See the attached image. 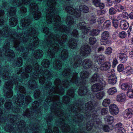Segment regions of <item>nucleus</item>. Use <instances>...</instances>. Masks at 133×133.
<instances>
[{
	"instance_id": "412c9836",
	"label": "nucleus",
	"mask_w": 133,
	"mask_h": 133,
	"mask_svg": "<svg viewBox=\"0 0 133 133\" xmlns=\"http://www.w3.org/2000/svg\"><path fill=\"white\" fill-rule=\"evenodd\" d=\"M111 74L108 77V82L109 84H114L117 82V78L114 71H111Z\"/></svg>"
},
{
	"instance_id": "4468645a",
	"label": "nucleus",
	"mask_w": 133,
	"mask_h": 133,
	"mask_svg": "<svg viewBox=\"0 0 133 133\" xmlns=\"http://www.w3.org/2000/svg\"><path fill=\"white\" fill-rule=\"evenodd\" d=\"M106 84L104 81L102 80L99 83L93 84L91 87L92 91L93 92H96L103 90Z\"/></svg>"
},
{
	"instance_id": "5701e85b",
	"label": "nucleus",
	"mask_w": 133,
	"mask_h": 133,
	"mask_svg": "<svg viewBox=\"0 0 133 133\" xmlns=\"http://www.w3.org/2000/svg\"><path fill=\"white\" fill-rule=\"evenodd\" d=\"M88 92V88L83 86L79 88L78 93L80 95L83 96L87 95Z\"/></svg>"
},
{
	"instance_id": "cd10ccee",
	"label": "nucleus",
	"mask_w": 133,
	"mask_h": 133,
	"mask_svg": "<svg viewBox=\"0 0 133 133\" xmlns=\"http://www.w3.org/2000/svg\"><path fill=\"white\" fill-rule=\"evenodd\" d=\"M110 67V63L109 62H105L101 65L100 69L102 71H106L108 70Z\"/></svg>"
},
{
	"instance_id": "72a5a7b5",
	"label": "nucleus",
	"mask_w": 133,
	"mask_h": 133,
	"mask_svg": "<svg viewBox=\"0 0 133 133\" xmlns=\"http://www.w3.org/2000/svg\"><path fill=\"white\" fill-rule=\"evenodd\" d=\"M129 26L126 20L122 21L120 23V27L122 29L125 30Z\"/></svg>"
},
{
	"instance_id": "3c124183",
	"label": "nucleus",
	"mask_w": 133,
	"mask_h": 133,
	"mask_svg": "<svg viewBox=\"0 0 133 133\" xmlns=\"http://www.w3.org/2000/svg\"><path fill=\"white\" fill-rule=\"evenodd\" d=\"M94 123V126H97L99 125H100L101 124V122L100 120L99 119L95 118L92 120Z\"/></svg>"
},
{
	"instance_id": "473e14b6",
	"label": "nucleus",
	"mask_w": 133,
	"mask_h": 133,
	"mask_svg": "<svg viewBox=\"0 0 133 133\" xmlns=\"http://www.w3.org/2000/svg\"><path fill=\"white\" fill-rule=\"evenodd\" d=\"M22 64V60L21 58L17 57L16 60L12 64L14 66H21Z\"/></svg>"
},
{
	"instance_id": "13d9d810",
	"label": "nucleus",
	"mask_w": 133,
	"mask_h": 133,
	"mask_svg": "<svg viewBox=\"0 0 133 133\" xmlns=\"http://www.w3.org/2000/svg\"><path fill=\"white\" fill-rule=\"evenodd\" d=\"M63 102L65 103H68L70 101V99L69 97L66 96H63L62 98Z\"/></svg>"
},
{
	"instance_id": "774afa93",
	"label": "nucleus",
	"mask_w": 133,
	"mask_h": 133,
	"mask_svg": "<svg viewBox=\"0 0 133 133\" xmlns=\"http://www.w3.org/2000/svg\"><path fill=\"white\" fill-rule=\"evenodd\" d=\"M19 92L23 94H25L26 93V89L23 86L20 87L19 88L18 92Z\"/></svg>"
},
{
	"instance_id": "c03bdc74",
	"label": "nucleus",
	"mask_w": 133,
	"mask_h": 133,
	"mask_svg": "<svg viewBox=\"0 0 133 133\" xmlns=\"http://www.w3.org/2000/svg\"><path fill=\"white\" fill-rule=\"evenodd\" d=\"M16 8L15 7H11L8 11L9 12V15L10 16H13L16 14Z\"/></svg>"
},
{
	"instance_id": "f8f14e48",
	"label": "nucleus",
	"mask_w": 133,
	"mask_h": 133,
	"mask_svg": "<svg viewBox=\"0 0 133 133\" xmlns=\"http://www.w3.org/2000/svg\"><path fill=\"white\" fill-rule=\"evenodd\" d=\"M64 10H65L67 13L71 15H74L76 17H79L81 14L80 10L77 9H74L70 6H65V5L63 6Z\"/></svg>"
},
{
	"instance_id": "338daca9",
	"label": "nucleus",
	"mask_w": 133,
	"mask_h": 133,
	"mask_svg": "<svg viewBox=\"0 0 133 133\" xmlns=\"http://www.w3.org/2000/svg\"><path fill=\"white\" fill-rule=\"evenodd\" d=\"M127 95L130 98H133V90H129L127 92Z\"/></svg>"
},
{
	"instance_id": "7c9ffc66",
	"label": "nucleus",
	"mask_w": 133,
	"mask_h": 133,
	"mask_svg": "<svg viewBox=\"0 0 133 133\" xmlns=\"http://www.w3.org/2000/svg\"><path fill=\"white\" fill-rule=\"evenodd\" d=\"M18 23V19L16 18L12 17L9 20V24L12 27L16 26L17 24Z\"/></svg>"
},
{
	"instance_id": "f257e3e1",
	"label": "nucleus",
	"mask_w": 133,
	"mask_h": 133,
	"mask_svg": "<svg viewBox=\"0 0 133 133\" xmlns=\"http://www.w3.org/2000/svg\"><path fill=\"white\" fill-rule=\"evenodd\" d=\"M71 72V69L70 68H67L64 69L62 72V75L67 77L68 79L62 81L61 83V81L58 78L56 79L54 82L55 87L51 85L52 83L49 81L45 83V88H49V90L48 91V95L44 103V109L46 110V106L48 107L51 104V114H48L46 117L44 118L47 122L48 127H51V124L49 122L52 120L53 116L55 115L59 117V126L60 127H69L67 123L69 120L68 114L67 116L63 114L62 110L60 107L61 104L59 102V96L57 94L62 95L64 92V88H68L70 86L71 83L75 84L79 86L86 84V81L85 79L88 78L89 75V72L86 71H83L80 73V76L81 79L77 77L78 73H74L72 77H70V75Z\"/></svg>"
},
{
	"instance_id": "49530a36",
	"label": "nucleus",
	"mask_w": 133,
	"mask_h": 133,
	"mask_svg": "<svg viewBox=\"0 0 133 133\" xmlns=\"http://www.w3.org/2000/svg\"><path fill=\"white\" fill-rule=\"evenodd\" d=\"M93 125H94L92 121L88 122L86 125L87 130H90L92 129Z\"/></svg>"
},
{
	"instance_id": "c9c22d12",
	"label": "nucleus",
	"mask_w": 133,
	"mask_h": 133,
	"mask_svg": "<svg viewBox=\"0 0 133 133\" xmlns=\"http://www.w3.org/2000/svg\"><path fill=\"white\" fill-rule=\"evenodd\" d=\"M93 4L96 7H99L101 9L104 8V5L103 4L101 3L100 0H92Z\"/></svg>"
},
{
	"instance_id": "a211bd4d",
	"label": "nucleus",
	"mask_w": 133,
	"mask_h": 133,
	"mask_svg": "<svg viewBox=\"0 0 133 133\" xmlns=\"http://www.w3.org/2000/svg\"><path fill=\"white\" fill-rule=\"evenodd\" d=\"M109 111L111 114L116 115L118 112V109L117 107L115 104H112L109 106Z\"/></svg>"
},
{
	"instance_id": "f704fd0d",
	"label": "nucleus",
	"mask_w": 133,
	"mask_h": 133,
	"mask_svg": "<svg viewBox=\"0 0 133 133\" xmlns=\"http://www.w3.org/2000/svg\"><path fill=\"white\" fill-rule=\"evenodd\" d=\"M87 24L84 22L79 23L77 25L78 28L80 30H89L87 29Z\"/></svg>"
},
{
	"instance_id": "ddd939ff",
	"label": "nucleus",
	"mask_w": 133,
	"mask_h": 133,
	"mask_svg": "<svg viewBox=\"0 0 133 133\" xmlns=\"http://www.w3.org/2000/svg\"><path fill=\"white\" fill-rule=\"evenodd\" d=\"M69 61L72 66L76 68L79 66L82 62V59L80 56H74L70 59Z\"/></svg>"
},
{
	"instance_id": "aec40b11",
	"label": "nucleus",
	"mask_w": 133,
	"mask_h": 133,
	"mask_svg": "<svg viewBox=\"0 0 133 133\" xmlns=\"http://www.w3.org/2000/svg\"><path fill=\"white\" fill-rule=\"evenodd\" d=\"M62 65V62L58 59H56L53 62V67L56 70H59L61 69Z\"/></svg>"
},
{
	"instance_id": "dca6fc26",
	"label": "nucleus",
	"mask_w": 133,
	"mask_h": 133,
	"mask_svg": "<svg viewBox=\"0 0 133 133\" xmlns=\"http://www.w3.org/2000/svg\"><path fill=\"white\" fill-rule=\"evenodd\" d=\"M4 107L7 110L12 109L14 112H18L20 110L19 107L17 106H15L13 107L12 103L10 101L6 102L4 104Z\"/></svg>"
},
{
	"instance_id": "79ce46f5",
	"label": "nucleus",
	"mask_w": 133,
	"mask_h": 133,
	"mask_svg": "<svg viewBox=\"0 0 133 133\" xmlns=\"http://www.w3.org/2000/svg\"><path fill=\"white\" fill-rule=\"evenodd\" d=\"M109 33L108 31H104L102 34L101 39L106 40H107L109 37Z\"/></svg>"
},
{
	"instance_id": "a18cd8bd",
	"label": "nucleus",
	"mask_w": 133,
	"mask_h": 133,
	"mask_svg": "<svg viewBox=\"0 0 133 133\" xmlns=\"http://www.w3.org/2000/svg\"><path fill=\"white\" fill-rule=\"evenodd\" d=\"M130 85L129 83H123L122 84L121 88L123 90H128L130 88Z\"/></svg>"
},
{
	"instance_id": "e2e57ef3",
	"label": "nucleus",
	"mask_w": 133,
	"mask_h": 133,
	"mask_svg": "<svg viewBox=\"0 0 133 133\" xmlns=\"http://www.w3.org/2000/svg\"><path fill=\"white\" fill-rule=\"evenodd\" d=\"M71 35L75 37H79L78 32L76 29H74L73 30L72 33Z\"/></svg>"
},
{
	"instance_id": "9d476101",
	"label": "nucleus",
	"mask_w": 133,
	"mask_h": 133,
	"mask_svg": "<svg viewBox=\"0 0 133 133\" xmlns=\"http://www.w3.org/2000/svg\"><path fill=\"white\" fill-rule=\"evenodd\" d=\"M83 103L79 101H75L73 105H69L68 108L69 112L70 113L78 112L83 109Z\"/></svg>"
},
{
	"instance_id": "0e129e2a",
	"label": "nucleus",
	"mask_w": 133,
	"mask_h": 133,
	"mask_svg": "<svg viewBox=\"0 0 133 133\" xmlns=\"http://www.w3.org/2000/svg\"><path fill=\"white\" fill-rule=\"evenodd\" d=\"M126 71V74L127 75H130L132 72V69L130 67H127L125 69Z\"/></svg>"
},
{
	"instance_id": "6e6552de",
	"label": "nucleus",
	"mask_w": 133,
	"mask_h": 133,
	"mask_svg": "<svg viewBox=\"0 0 133 133\" xmlns=\"http://www.w3.org/2000/svg\"><path fill=\"white\" fill-rule=\"evenodd\" d=\"M22 80L21 78L20 79L18 78H15L10 77L9 81L5 83L4 85V88L7 89L8 90L6 92L5 96L8 98L11 97L13 95V92L12 89L13 88V85L14 83L17 87L20 85L21 84Z\"/></svg>"
},
{
	"instance_id": "6e6d98bb",
	"label": "nucleus",
	"mask_w": 133,
	"mask_h": 133,
	"mask_svg": "<svg viewBox=\"0 0 133 133\" xmlns=\"http://www.w3.org/2000/svg\"><path fill=\"white\" fill-rule=\"evenodd\" d=\"M96 16L94 15L91 16L89 19V22L91 24L95 23L96 22Z\"/></svg>"
},
{
	"instance_id": "8fccbe9b",
	"label": "nucleus",
	"mask_w": 133,
	"mask_h": 133,
	"mask_svg": "<svg viewBox=\"0 0 133 133\" xmlns=\"http://www.w3.org/2000/svg\"><path fill=\"white\" fill-rule=\"evenodd\" d=\"M97 61L98 64H100L101 63L102 61L105 59V57L104 55H100L97 57Z\"/></svg>"
},
{
	"instance_id": "9b49d317",
	"label": "nucleus",
	"mask_w": 133,
	"mask_h": 133,
	"mask_svg": "<svg viewBox=\"0 0 133 133\" xmlns=\"http://www.w3.org/2000/svg\"><path fill=\"white\" fill-rule=\"evenodd\" d=\"M96 105L94 102H88L85 104V107L83 108V112L85 113L87 116H88L89 117L93 110Z\"/></svg>"
},
{
	"instance_id": "b1692460",
	"label": "nucleus",
	"mask_w": 133,
	"mask_h": 133,
	"mask_svg": "<svg viewBox=\"0 0 133 133\" xmlns=\"http://www.w3.org/2000/svg\"><path fill=\"white\" fill-rule=\"evenodd\" d=\"M133 111L131 109L126 110L123 113V116L124 118L129 119L133 115Z\"/></svg>"
},
{
	"instance_id": "4d7b16f0",
	"label": "nucleus",
	"mask_w": 133,
	"mask_h": 133,
	"mask_svg": "<svg viewBox=\"0 0 133 133\" xmlns=\"http://www.w3.org/2000/svg\"><path fill=\"white\" fill-rule=\"evenodd\" d=\"M104 95V93L103 92H100L96 94V98L98 99H102L103 96Z\"/></svg>"
},
{
	"instance_id": "423d86ee",
	"label": "nucleus",
	"mask_w": 133,
	"mask_h": 133,
	"mask_svg": "<svg viewBox=\"0 0 133 133\" xmlns=\"http://www.w3.org/2000/svg\"><path fill=\"white\" fill-rule=\"evenodd\" d=\"M49 29L47 27H44L43 29V32L45 33L46 36H45V42H46L47 47H45L47 51L46 54L47 55L51 58H53L55 57V53L52 51H51L50 49L52 44V41L53 37H54L55 34L49 31Z\"/></svg>"
},
{
	"instance_id": "bf43d9fd",
	"label": "nucleus",
	"mask_w": 133,
	"mask_h": 133,
	"mask_svg": "<svg viewBox=\"0 0 133 133\" xmlns=\"http://www.w3.org/2000/svg\"><path fill=\"white\" fill-rule=\"evenodd\" d=\"M113 25L116 28H117L118 25V20L114 18L112 19Z\"/></svg>"
},
{
	"instance_id": "37998d69",
	"label": "nucleus",
	"mask_w": 133,
	"mask_h": 133,
	"mask_svg": "<svg viewBox=\"0 0 133 133\" xmlns=\"http://www.w3.org/2000/svg\"><path fill=\"white\" fill-rule=\"evenodd\" d=\"M79 8L80 11L83 12L87 13L89 11L88 8L87 6L85 5H82L80 6Z\"/></svg>"
},
{
	"instance_id": "4be33fe9",
	"label": "nucleus",
	"mask_w": 133,
	"mask_h": 133,
	"mask_svg": "<svg viewBox=\"0 0 133 133\" xmlns=\"http://www.w3.org/2000/svg\"><path fill=\"white\" fill-rule=\"evenodd\" d=\"M69 57V52L68 50L63 49L61 51L60 57L61 59L63 61L67 60Z\"/></svg>"
},
{
	"instance_id": "f03ea898",
	"label": "nucleus",
	"mask_w": 133,
	"mask_h": 133,
	"mask_svg": "<svg viewBox=\"0 0 133 133\" xmlns=\"http://www.w3.org/2000/svg\"><path fill=\"white\" fill-rule=\"evenodd\" d=\"M31 21V19L27 17L21 19V25L23 28V34L20 33L22 30L18 27L17 32L16 30H14V35L19 47L20 52L25 59H28L29 50L34 49L37 47L39 42L38 38L34 37L36 31L34 28L30 26L25 31Z\"/></svg>"
},
{
	"instance_id": "bb28decb",
	"label": "nucleus",
	"mask_w": 133,
	"mask_h": 133,
	"mask_svg": "<svg viewBox=\"0 0 133 133\" xmlns=\"http://www.w3.org/2000/svg\"><path fill=\"white\" fill-rule=\"evenodd\" d=\"M117 55L122 62H125L127 60V56L126 52H121L117 54Z\"/></svg>"
},
{
	"instance_id": "052dcab7",
	"label": "nucleus",
	"mask_w": 133,
	"mask_h": 133,
	"mask_svg": "<svg viewBox=\"0 0 133 133\" xmlns=\"http://www.w3.org/2000/svg\"><path fill=\"white\" fill-rule=\"evenodd\" d=\"M90 31V30H86L82 31V33L80 35V37L84 39L85 37V36Z\"/></svg>"
},
{
	"instance_id": "393cba45",
	"label": "nucleus",
	"mask_w": 133,
	"mask_h": 133,
	"mask_svg": "<svg viewBox=\"0 0 133 133\" xmlns=\"http://www.w3.org/2000/svg\"><path fill=\"white\" fill-rule=\"evenodd\" d=\"M18 95L17 98L16 99L15 102L16 104L18 105H22L24 102V96L22 94Z\"/></svg>"
},
{
	"instance_id": "a19ab883",
	"label": "nucleus",
	"mask_w": 133,
	"mask_h": 133,
	"mask_svg": "<svg viewBox=\"0 0 133 133\" xmlns=\"http://www.w3.org/2000/svg\"><path fill=\"white\" fill-rule=\"evenodd\" d=\"M99 75L97 74H95L91 78L90 81L91 82H95L98 81L99 79Z\"/></svg>"
},
{
	"instance_id": "39448f33",
	"label": "nucleus",
	"mask_w": 133,
	"mask_h": 133,
	"mask_svg": "<svg viewBox=\"0 0 133 133\" xmlns=\"http://www.w3.org/2000/svg\"><path fill=\"white\" fill-rule=\"evenodd\" d=\"M53 38L52 41V44L51 46H50V49L51 51H52L55 53L52 50L56 52L60 50V46L58 43L60 45L61 47H63L65 46V43L66 42L67 40L68 37L66 35H63L60 38L59 36L57 34L55 35L54 37H53Z\"/></svg>"
},
{
	"instance_id": "20e7f679",
	"label": "nucleus",
	"mask_w": 133,
	"mask_h": 133,
	"mask_svg": "<svg viewBox=\"0 0 133 133\" xmlns=\"http://www.w3.org/2000/svg\"><path fill=\"white\" fill-rule=\"evenodd\" d=\"M56 1L49 0L47 2L49 8L46 11V22L48 24L52 23L54 25L53 28L55 30L69 33L70 32V29L61 23L60 17L58 15V10L55 7L57 3Z\"/></svg>"
},
{
	"instance_id": "ea45409f",
	"label": "nucleus",
	"mask_w": 133,
	"mask_h": 133,
	"mask_svg": "<svg viewBox=\"0 0 133 133\" xmlns=\"http://www.w3.org/2000/svg\"><path fill=\"white\" fill-rule=\"evenodd\" d=\"M50 64V62L48 59H44L42 62L41 65L43 67L46 68H48Z\"/></svg>"
},
{
	"instance_id": "69168bd1",
	"label": "nucleus",
	"mask_w": 133,
	"mask_h": 133,
	"mask_svg": "<svg viewBox=\"0 0 133 133\" xmlns=\"http://www.w3.org/2000/svg\"><path fill=\"white\" fill-rule=\"evenodd\" d=\"M112 129V128L109 127L107 125H104L103 126V130L105 132H108Z\"/></svg>"
},
{
	"instance_id": "a878e982",
	"label": "nucleus",
	"mask_w": 133,
	"mask_h": 133,
	"mask_svg": "<svg viewBox=\"0 0 133 133\" xmlns=\"http://www.w3.org/2000/svg\"><path fill=\"white\" fill-rule=\"evenodd\" d=\"M68 44L70 48L72 49H75L77 46V41L74 39L71 38L69 39Z\"/></svg>"
},
{
	"instance_id": "58836bf2",
	"label": "nucleus",
	"mask_w": 133,
	"mask_h": 133,
	"mask_svg": "<svg viewBox=\"0 0 133 133\" xmlns=\"http://www.w3.org/2000/svg\"><path fill=\"white\" fill-rule=\"evenodd\" d=\"M105 121L109 124H111L114 121V118L113 117L110 116H107L104 118Z\"/></svg>"
},
{
	"instance_id": "603ef678",
	"label": "nucleus",
	"mask_w": 133,
	"mask_h": 133,
	"mask_svg": "<svg viewBox=\"0 0 133 133\" xmlns=\"http://www.w3.org/2000/svg\"><path fill=\"white\" fill-rule=\"evenodd\" d=\"M115 8L117 9V11L120 12L122 10H125V8L123 6L120 4L116 5H115Z\"/></svg>"
},
{
	"instance_id": "f3484780",
	"label": "nucleus",
	"mask_w": 133,
	"mask_h": 133,
	"mask_svg": "<svg viewBox=\"0 0 133 133\" xmlns=\"http://www.w3.org/2000/svg\"><path fill=\"white\" fill-rule=\"evenodd\" d=\"M70 117H71L74 122L77 123L82 122L83 120V117L82 115L80 114H77L75 116H73V115H69Z\"/></svg>"
},
{
	"instance_id": "09e8293b",
	"label": "nucleus",
	"mask_w": 133,
	"mask_h": 133,
	"mask_svg": "<svg viewBox=\"0 0 133 133\" xmlns=\"http://www.w3.org/2000/svg\"><path fill=\"white\" fill-rule=\"evenodd\" d=\"M117 92V90L115 87H113L109 89L108 91L107 92L108 94L112 95L116 93Z\"/></svg>"
},
{
	"instance_id": "e433bc0d",
	"label": "nucleus",
	"mask_w": 133,
	"mask_h": 133,
	"mask_svg": "<svg viewBox=\"0 0 133 133\" xmlns=\"http://www.w3.org/2000/svg\"><path fill=\"white\" fill-rule=\"evenodd\" d=\"M8 67L7 66H6V68L5 67L4 69V71L2 74V76H3V78L5 79H7L9 78V74L8 70Z\"/></svg>"
},
{
	"instance_id": "680f3d73",
	"label": "nucleus",
	"mask_w": 133,
	"mask_h": 133,
	"mask_svg": "<svg viewBox=\"0 0 133 133\" xmlns=\"http://www.w3.org/2000/svg\"><path fill=\"white\" fill-rule=\"evenodd\" d=\"M96 41L95 38L94 37H90L89 39V44L91 45L94 44Z\"/></svg>"
},
{
	"instance_id": "1a4fd4ad",
	"label": "nucleus",
	"mask_w": 133,
	"mask_h": 133,
	"mask_svg": "<svg viewBox=\"0 0 133 133\" xmlns=\"http://www.w3.org/2000/svg\"><path fill=\"white\" fill-rule=\"evenodd\" d=\"M8 30V27H5L3 28L1 31L0 30V36H2L10 39L11 41H12L13 43L14 46L16 50L19 51V47L17 44V42L16 41V40L14 35L15 30H11L10 32Z\"/></svg>"
},
{
	"instance_id": "864d4df0",
	"label": "nucleus",
	"mask_w": 133,
	"mask_h": 133,
	"mask_svg": "<svg viewBox=\"0 0 133 133\" xmlns=\"http://www.w3.org/2000/svg\"><path fill=\"white\" fill-rule=\"evenodd\" d=\"M110 101L109 99H104L103 101L102 104L104 107L108 106L110 104Z\"/></svg>"
},
{
	"instance_id": "2f4dec72",
	"label": "nucleus",
	"mask_w": 133,
	"mask_h": 133,
	"mask_svg": "<svg viewBox=\"0 0 133 133\" xmlns=\"http://www.w3.org/2000/svg\"><path fill=\"white\" fill-rule=\"evenodd\" d=\"M65 22L67 25H71L74 24V19L71 16H68L66 18Z\"/></svg>"
},
{
	"instance_id": "c756f323",
	"label": "nucleus",
	"mask_w": 133,
	"mask_h": 133,
	"mask_svg": "<svg viewBox=\"0 0 133 133\" xmlns=\"http://www.w3.org/2000/svg\"><path fill=\"white\" fill-rule=\"evenodd\" d=\"M116 99L118 102H123L126 100V96L124 94H119L117 95Z\"/></svg>"
},
{
	"instance_id": "0eeeda50",
	"label": "nucleus",
	"mask_w": 133,
	"mask_h": 133,
	"mask_svg": "<svg viewBox=\"0 0 133 133\" xmlns=\"http://www.w3.org/2000/svg\"><path fill=\"white\" fill-rule=\"evenodd\" d=\"M39 104L37 101H35L31 105V109H27L24 112L23 115L24 116L30 118V119L34 117L35 119V117H37L36 116V114L37 116H39L41 115V110L40 109H42L43 107L41 106V108H38Z\"/></svg>"
},
{
	"instance_id": "6ab92c4d",
	"label": "nucleus",
	"mask_w": 133,
	"mask_h": 133,
	"mask_svg": "<svg viewBox=\"0 0 133 133\" xmlns=\"http://www.w3.org/2000/svg\"><path fill=\"white\" fill-rule=\"evenodd\" d=\"M82 65L85 69H89L91 68L93 65V62L90 59H86L83 61Z\"/></svg>"
},
{
	"instance_id": "5fc2aeb1",
	"label": "nucleus",
	"mask_w": 133,
	"mask_h": 133,
	"mask_svg": "<svg viewBox=\"0 0 133 133\" xmlns=\"http://www.w3.org/2000/svg\"><path fill=\"white\" fill-rule=\"evenodd\" d=\"M100 31L98 30L93 29L90 32V34L92 36H95L98 35Z\"/></svg>"
},
{
	"instance_id": "2eb2a0df",
	"label": "nucleus",
	"mask_w": 133,
	"mask_h": 133,
	"mask_svg": "<svg viewBox=\"0 0 133 133\" xmlns=\"http://www.w3.org/2000/svg\"><path fill=\"white\" fill-rule=\"evenodd\" d=\"M81 55L83 56L87 57L91 52V49L89 45L86 44L81 46L80 50Z\"/></svg>"
},
{
	"instance_id": "7ed1b4c3",
	"label": "nucleus",
	"mask_w": 133,
	"mask_h": 133,
	"mask_svg": "<svg viewBox=\"0 0 133 133\" xmlns=\"http://www.w3.org/2000/svg\"><path fill=\"white\" fill-rule=\"evenodd\" d=\"M34 70L33 71V68L30 64L27 66L25 69V72L30 73L32 71L31 74V77L32 79L28 82V86L32 90H34L38 87L37 80L39 76L42 75L39 79V82L42 84H43L45 81V78H51L53 76L52 72L48 70L45 69L43 71L42 67L39 65L37 63H36L33 66Z\"/></svg>"
},
{
	"instance_id": "4c0bfd02",
	"label": "nucleus",
	"mask_w": 133,
	"mask_h": 133,
	"mask_svg": "<svg viewBox=\"0 0 133 133\" xmlns=\"http://www.w3.org/2000/svg\"><path fill=\"white\" fill-rule=\"evenodd\" d=\"M41 92L39 90H35L34 92V97L35 98H39V100H40L39 101H40V103L42 102L43 100L41 98V97H40Z\"/></svg>"
},
{
	"instance_id": "de8ad7c7",
	"label": "nucleus",
	"mask_w": 133,
	"mask_h": 133,
	"mask_svg": "<svg viewBox=\"0 0 133 133\" xmlns=\"http://www.w3.org/2000/svg\"><path fill=\"white\" fill-rule=\"evenodd\" d=\"M67 95L73 98L74 96V91L73 88H71L68 90L66 92Z\"/></svg>"
},
{
	"instance_id": "c85d7f7f",
	"label": "nucleus",
	"mask_w": 133,
	"mask_h": 133,
	"mask_svg": "<svg viewBox=\"0 0 133 133\" xmlns=\"http://www.w3.org/2000/svg\"><path fill=\"white\" fill-rule=\"evenodd\" d=\"M43 54V51L40 49L35 50L34 53V56L36 59L40 58Z\"/></svg>"
}]
</instances>
